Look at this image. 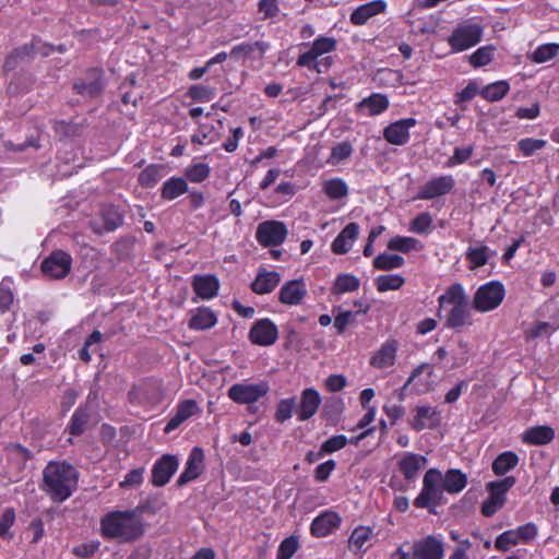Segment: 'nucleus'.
<instances>
[{
	"instance_id": "nucleus-1",
	"label": "nucleus",
	"mask_w": 559,
	"mask_h": 559,
	"mask_svg": "<svg viewBox=\"0 0 559 559\" xmlns=\"http://www.w3.org/2000/svg\"><path fill=\"white\" fill-rule=\"evenodd\" d=\"M78 471L68 463L49 462L43 472L41 489L53 502H63L76 489Z\"/></svg>"
},
{
	"instance_id": "nucleus-2",
	"label": "nucleus",
	"mask_w": 559,
	"mask_h": 559,
	"mask_svg": "<svg viewBox=\"0 0 559 559\" xmlns=\"http://www.w3.org/2000/svg\"><path fill=\"white\" fill-rule=\"evenodd\" d=\"M102 533L105 537L132 543L144 534V523L138 510L114 511L102 519Z\"/></svg>"
},
{
	"instance_id": "nucleus-3",
	"label": "nucleus",
	"mask_w": 559,
	"mask_h": 559,
	"mask_svg": "<svg viewBox=\"0 0 559 559\" xmlns=\"http://www.w3.org/2000/svg\"><path fill=\"white\" fill-rule=\"evenodd\" d=\"M439 310L444 305H452V309L445 318V326L451 329H460L465 324H471V309L468 298L461 284L455 283L448 287L445 293L438 298ZM440 316V311H438Z\"/></svg>"
},
{
	"instance_id": "nucleus-4",
	"label": "nucleus",
	"mask_w": 559,
	"mask_h": 559,
	"mask_svg": "<svg viewBox=\"0 0 559 559\" xmlns=\"http://www.w3.org/2000/svg\"><path fill=\"white\" fill-rule=\"evenodd\" d=\"M442 473L437 468H429L423 479V489L415 498L416 508L427 509L431 514H438L436 508L447 503L442 487Z\"/></svg>"
},
{
	"instance_id": "nucleus-5",
	"label": "nucleus",
	"mask_w": 559,
	"mask_h": 559,
	"mask_svg": "<svg viewBox=\"0 0 559 559\" xmlns=\"http://www.w3.org/2000/svg\"><path fill=\"white\" fill-rule=\"evenodd\" d=\"M443 544L435 536H427L413 545L404 544L392 555V559H442Z\"/></svg>"
},
{
	"instance_id": "nucleus-6",
	"label": "nucleus",
	"mask_w": 559,
	"mask_h": 559,
	"mask_svg": "<svg viewBox=\"0 0 559 559\" xmlns=\"http://www.w3.org/2000/svg\"><path fill=\"white\" fill-rule=\"evenodd\" d=\"M106 85L105 71L102 68L93 67L73 82V91L84 98L94 99L103 95Z\"/></svg>"
},
{
	"instance_id": "nucleus-7",
	"label": "nucleus",
	"mask_w": 559,
	"mask_h": 559,
	"mask_svg": "<svg viewBox=\"0 0 559 559\" xmlns=\"http://www.w3.org/2000/svg\"><path fill=\"white\" fill-rule=\"evenodd\" d=\"M484 26L479 23L465 21L460 23L448 38V44L454 51H464L476 46L483 38Z\"/></svg>"
},
{
	"instance_id": "nucleus-8",
	"label": "nucleus",
	"mask_w": 559,
	"mask_h": 559,
	"mask_svg": "<svg viewBox=\"0 0 559 559\" xmlns=\"http://www.w3.org/2000/svg\"><path fill=\"white\" fill-rule=\"evenodd\" d=\"M124 213L116 205L104 204L99 209L98 216L90 221L92 231L98 236L112 233L123 225Z\"/></svg>"
},
{
	"instance_id": "nucleus-9",
	"label": "nucleus",
	"mask_w": 559,
	"mask_h": 559,
	"mask_svg": "<svg viewBox=\"0 0 559 559\" xmlns=\"http://www.w3.org/2000/svg\"><path fill=\"white\" fill-rule=\"evenodd\" d=\"M504 294V286L501 282H489L476 290L473 307L479 312L493 310L502 302Z\"/></svg>"
},
{
	"instance_id": "nucleus-10",
	"label": "nucleus",
	"mask_w": 559,
	"mask_h": 559,
	"mask_svg": "<svg viewBox=\"0 0 559 559\" xmlns=\"http://www.w3.org/2000/svg\"><path fill=\"white\" fill-rule=\"evenodd\" d=\"M71 265V255L63 250H56L44 259L40 269L46 277L61 280L70 273Z\"/></svg>"
},
{
	"instance_id": "nucleus-11",
	"label": "nucleus",
	"mask_w": 559,
	"mask_h": 559,
	"mask_svg": "<svg viewBox=\"0 0 559 559\" xmlns=\"http://www.w3.org/2000/svg\"><path fill=\"white\" fill-rule=\"evenodd\" d=\"M270 390L267 382L236 383L228 389V397L238 404H252Z\"/></svg>"
},
{
	"instance_id": "nucleus-12",
	"label": "nucleus",
	"mask_w": 559,
	"mask_h": 559,
	"mask_svg": "<svg viewBox=\"0 0 559 559\" xmlns=\"http://www.w3.org/2000/svg\"><path fill=\"white\" fill-rule=\"evenodd\" d=\"M287 233L283 222L265 221L258 225L255 238L263 247H276L285 241Z\"/></svg>"
},
{
	"instance_id": "nucleus-13",
	"label": "nucleus",
	"mask_w": 559,
	"mask_h": 559,
	"mask_svg": "<svg viewBox=\"0 0 559 559\" xmlns=\"http://www.w3.org/2000/svg\"><path fill=\"white\" fill-rule=\"evenodd\" d=\"M278 338V330L270 319H260L253 323L249 331V340L259 346L273 345Z\"/></svg>"
},
{
	"instance_id": "nucleus-14",
	"label": "nucleus",
	"mask_w": 559,
	"mask_h": 559,
	"mask_svg": "<svg viewBox=\"0 0 559 559\" xmlns=\"http://www.w3.org/2000/svg\"><path fill=\"white\" fill-rule=\"evenodd\" d=\"M179 466L177 456L171 454L162 455L153 465L151 481L155 487L165 486Z\"/></svg>"
},
{
	"instance_id": "nucleus-15",
	"label": "nucleus",
	"mask_w": 559,
	"mask_h": 559,
	"mask_svg": "<svg viewBox=\"0 0 559 559\" xmlns=\"http://www.w3.org/2000/svg\"><path fill=\"white\" fill-rule=\"evenodd\" d=\"M204 471V452L200 447H194L188 457L186 468L176 481V486L182 487L198 478Z\"/></svg>"
},
{
	"instance_id": "nucleus-16",
	"label": "nucleus",
	"mask_w": 559,
	"mask_h": 559,
	"mask_svg": "<svg viewBox=\"0 0 559 559\" xmlns=\"http://www.w3.org/2000/svg\"><path fill=\"white\" fill-rule=\"evenodd\" d=\"M416 119L405 118L390 123L383 130V138L394 145H404L409 140V129L416 124Z\"/></svg>"
},
{
	"instance_id": "nucleus-17",
	"label": "nucleus",
	"mask_w": 559,
	"mask_h": 559,
	"mask_svg": "<svg viewBox=\"0 0 559 559\" xmlns=\"http://www.w3.org/2000/svg\"><path fill=\"white\" fill-rule=\"evenodd\" d=\"M455 181L451 175L440 176L428 180L420 189L418 198L431 200L449 193L454 188Z\"/></svg>"
},
{
	"instance_id": "nucleus-18",
	"label": "nucleus",
	"mask_w": 559,
	"mask_h": 559,
	"mask_svg": "<svg viewBox=\"0 0 559 559\" xmlns=\"http://www.w3.org/2000/svg\"><path fill=\"white\" fill-rule=\"evenodd\" d=\"M341 525V516L334 511H324L313 519L310 531L316 537H325Z\"/></svg>"
},
{
	"instance_id": "nucleus-19",
	"label": "nucleus",
	"mask_w": 559,
	"mask_h": 559,
	"mask_svg": "<svg viewBox=\"0 0 559 559\" xmlns=\"http://www.w3.org/2000/svg\"><path fill=\"white\" fill-rule=\"evenodd\" d=\"M320 404L321 397L319 392L312 388L305 389L296 409L298 419L304 421L311 418L317 413Z\"/></svg>"
},
{
	"instance_id": "nucleus-20",
	"label": "nucleus",
	"mask_w": 559,
	"mask_h": 559,
	"mask_svg": "<svg viewBox=\"0 0 559 559\" xmlns=\"http://www.w3.org/2000/svg\"><path fill=\"white\" fill-rule=\"evenodd\" d=\"M359 234V225L357 223L347 224L343 230L336 236L331 245V249L335 254H345L347 253L354 240L357 238Z\"/></svg>"
},
{
	"instance_id": "nucleus-21",
	"label": "nucleus",
	"mask_w": 559,
	"mask_h": 559,
	"mask_svg": "<svg viewBox=\"0 0 559 559\" xmlns=\"http://www.w3.org/2000/svg\"><path fill=\"white\" fill-rule=\"evenodd\" d=\"M307 294L302 281L294 280L284 284L280 290L278 299L285 305H299Z\"/></svg>"
},
{
	"instance_id": "nucleus-22",
	"label": "nucleus",
	"mask_w": 559,
	"mask_h": 559,
	"mask_svg": "<svg viewBox=\"0 0 559 559\" xmlns=\"http://www.w3.org/2000/svg\"><path fill=\"white\" fill-rule=\"evenodd\" d=\"M192 287L198 297L212 299L218 293L219 282L215 275H195L192 280Z\"/></svg>"
},
{
	"instance_id": "nucleus-23",
	"label": "nucleus",
	"mask_w": 559,
	"mask_h": 559,
	"mask_svg": "<svg viewBox=\"0 0 559 559\" xmlns=\"http://www.w3.org/2000/svg\"><path fill=\"white\" fill-rule=\"evenodd\" d=\"M386 3L383 0H374L356 8L350 14L354 25H364L370 17L384 12Z\"/></svg>"
},
{
	"instance_id": "nucleus-24",
	"label": "nucleus",
	"mask_w": 559,
	"mask_h": 559,
	"mask_svg": "<svg viewBox=\"0 0 559 559\" xmlns=\"http://www.w3.org/2000/svg\"><path fill=\"white\" fill-rule=\"evenodd\" d=\"M427 459L423 455L415 453H406L399 462V469L403 474L404 478L408 481H413L418 472L425 467Z\"/></svg>"
},
{
	"instance_id": "nucleus-25",
	"label": "nucleus",
	"mask_w": 559,
	"mask_h": 559,
	"mask_svg": "<svg viewBox=\"0 0 559 559\" xmlns=\"http://www.w3.org/2000/svg\"><path fill=\"white\" fill-rule=\"evenodd\" d=\"M35 55L36 45L34 43L17 47L5 58L3 69L4 71H13L19 64L31 61Z\"/></svg>"
},
{
	"instance_id": "nucleus-26",
	"label": "nucleus",
	"mask_w": 559,
	"mask_h": 559,
	"mask_svg": "<svg viewBox=\"0 0 559 559\" xmlns=\"http://www.w3.org/2000/svg\"><path fill=\"white\" fill-rule=\"evenodd\" d=\"M281 281L280 273L275 271L261 270L255 280L251 283V289L259 295L271 293Z\"/></svg>"
},
{
	"instance_id": "nucleus-27",
	"label": "nucleus",
	"mask_w": 559,
	"mask_h": 559,
	"mask_svg": "<svg viewBox=\"0 0 559 559\" xmlns=\"http://www.w3.org/2000/svg\"><path fill=\"white\" fill-rule=\"evenodd\" d=\"M439 424V413L430 406H417L416 415L411 426L416 431L433 428Z\"/></svg>"
},
{
	"instance_id": "nucleus-28",
	"label": "nucleus",
	"mask_w": 559,
	"mask_h": 559,
	"mask_svg": "<svg viewBox=\"0 0 559 559\" xmlns=\"http://www.w3.org/2000/svg\"><path fill=\"white\" fill-rule=\"evenodd\" d=\"M555 438V430L550 426H535L525 430L523 441L534 445H545Z\"/></svg>"
},
{
	"instance_id": "nucleus-29",
	"label": "nucleus",
	"mask_w": 559,
	"mask_h": 559,
	"mask_svg": "<svg viewBox=\"0 0 559 559\" xmlns=\"http://www.w3.org/2000/svg\"><path fill=\"white\" fill-rule=\"evenodd\" d=\"M91 420V408L87 404L79 406L73 413L67 430L72 436H81Z\"/></svg>"
},
{
	"instance_id": "nucleus-30",
	"label": "nucleus",
	"mask_w": 559,
	"mask_h": 559,
	"mask_svg": "<svg viewBox=\"0 0 559 559\" xmlns=\"http://www.w3.org/2000/svg\"><path fill=\"white\" fill-rule=\"evenodd\" d=\"M441 484L444 491L449 493H459L466 487L467 477L461 469L451 468L442 475Z\"/></svg>"
},
{
	"instance_id": "nucleus-31",
	"label": "nucleus",
	"mask_w": 559,
	"mask_h": 559,
	"mask_svg": "<svg viewBox=\"0 0 559 559\" xmlns=\"http://www.w3.org/2000/svg\"><path fill=\"white\" fill-rule=\"evenodd\" d=\"M357 107L360 111L366 109L368 116H376L388 109L389 99L384 94L373 93L358 103Z\"/></svg>"
},
{
	"instance_id": "nucleus-32",
	"label": "nucleus",
	"mask_w": 559,
	"mask_h": 559,
	"mask_svg": "<svg viewBox=\"0 0 559 559\" xmlns=\"http://www.w3.org/2000/svg\"><path fill=\"white\" fill-rule=\"evenodd\" d=\"M216 321V316L211 309L201 307L191 311L188 325L192 330H206L214 326Z\"/></svg>"
},
{
	"instance_id": "nucleus-33",
	"label": "nucleus",
	"mask_w": 559,
	"mask_h": 559,
	"mask_svg": "<svg viewBox=\"0 0 559 559\" xmlns=\"http://www.w3.org/2000/svg\"><path fill=\"white\" fill-rule=\"evenodd\" d=\"M396 343L386 342L381 348L371 357L370 365L376 368H385L392 366L395 361Z\"/></svg>"
},
{
	"instance_id": "nucleus-34",
	"label": "nucleus",
	"mask_w": 559,
	"mask_h": 559,
	"mask_svg": "<svg viewBox=\"0 0 559 559\" xmlns=\"http://www.w3.org/2000/svg\"><path fill=\"white\" fill-rule=\"evenodd\" d=\"M496 251H491L487 246L469 247L465 253L466 260L469 262V270H476L487 264L490 257L495 255Z\"/></svg>"
},
{
	"instance_id": "nucleus-35",
	"label": "nucleus",
	"mask_w": 559,
	"mask_h": 559,
	"mask_svg": "<svg viewBox=\"0 0 559 559\" xmlns=\"http://www.w3.org/2000/svg\"><path fill=\"white\" fill-rule=\"evenodd\" d=\"M188 191L185 178L171 177L163 183L160 197L164 200H174Z\"/></svg>"
},
{
	"instance_id": "nucleus-36",
	"label": "nucleus",
	"mask_w": 559,
	"mask_h": 559,
	"mask_svg": "<svg viewBox=\"0 0 559 559\" xmlns=\"http://www.w3.org/2000/svg\"><path fill=\"white\" fill-rule=\"evenodd\" d=\"M360 281L353 274L342 273L338 274L331 288L332 294L342 295L348 292H355L359 288Z\"/></svg>"
},
{
	"instance_id": "nucleus-37",
	"label": "nucleus",
	"mask_w": 559,
	"mask_h": 559,
	"mask_svg": "<svg viewBox=\"0 0 559 559\" xmlns=\"http://www.w3.org/2000/svg\"><path fill=\"white\" fill-rule=\"evenodd\" d=\"M519 463V456L512 451H506L499 454L492 462V471L501 476L513 469Z\"/></svg>"
},
{
	"instance_id": "nucleus-38",
	"label": "nucleus",
	"mask_w": 559,
	"mask_h": 559,
	"mask_svg": "<svg viewBox=\"0 0 559 559\" xmlns=\"http://www.w3.org/2000/svg\"><path fill=\"white\" fill-rule=\"evenodd\" d=\"M165 166L152 164L139 175V183L145 188H153L164 177Z\"/></svg>"
},
{
	"instance_id": "nucleus-39",
	"label": "nucleus",
	"mask_w": 559,
	"mask_h": 559,
	"mask_svg": "<svg viewBox=\"0 0 559 559\" xmlns=\"http://www.w3.org/2000/svg\"><path fill=\"white\" fill-rule=\"evenodd\" d=\"M510 90L507 81H498L483 87L479 94L489 102H498L502 99Z\"/></svg>"
},
{
	"instance_id": "nucleus-40",
	"label": "nucleus",
	"mask_w": 559,
	"mask_h": 559,
	"mask_svg": "<svg viewBox=\"0 0 559 559\" xmlns=\"http://www.w3.org/2000/svg\"><path fill=\"white\" fill-rule=\"evenodd\" d=\"M404 263L405 260L403 257L390 253H381L377 255L372 261L373 267L381 271L397 269L401 267Z\"/></svg>"
},
{
	"instance_id": "nucleus-41",
	"label": "nucleus",
	"mask_w": 559,
	"mask_h": 559,
	"mask_svg": "<svg viewBox=\"0 0 559 559\" xmlns=\"http://www.w3.org/2000/svg\"><path fill=\"white\" fill-rule=\"evenodd\" d=\"M496 48L492 45L479 47L475 52L468 57L471 66L480 68L489 64L493 59Z\"/></svg>"
},
{
	"instance_id": "nucleus-42",
	"label": "nucleus",
	"mask_w": 559,
	"mask_h": 559,
	"mask_svg": "<svg viewBox=\"0 0 559 559\" xmlns=\"http://www.w3.org/2000/svg\"><path fill=\"white\" fill-rule=\"evenodd\" d=\"M323 190L325 194L333 200L342 199L348 194V187L346 182L340 178L325 181Z\"/></svg>"
},
{
	"instance_id": "nucleus-43",
	"label": "nucleus",
	"mask_w": 559,
	"mask_h": 559,
	"mask_svg": "<svg viewBox=\"0 0 559 559\" xmlns=\"http://www.w3.org/2000/svg\"><path fill=\"white\" fill-rule=\"evenodd\" d=\"M404 283V277L399 274L380 275L376 278L377 289L381 293L400 289Z\"/></svg>"
},
{
	"instance_id": "nucleus-44",
	"label": "nucleus",
	"mask_w": 559,
	"mask_h": 559,
	"mask_svg": "<svg viewBox=\"0 0 559 559\" xmlns=\"http://www.w3.org/2000/svg\"><path fill=\"white\" fill-rule=\"evenodd\" d=\"M516 479L514 476H507L503 479L490 481L487 484L489 493L500 499H506V493L515 485Z\"/></svg>"
},
{
	"instance_id": "nucleus-45",
	"label": "nucleus",
	"mask_w": 559,
	"mask_h": 559,
	"mask_svg": "<svg viewBox=\"0 0 559 559\" xmlns=\"http://www.w3.org/2000/svg\"><path fill=\"white\" fill-rule=\"evenodd\" d=\"M370 309V305H365L364 309H358L357 311H341L338 314L334 317V328L336 329L338 334H342L346 326L350 324L355 317L359 313H367Z\"/></svg>"
},
{
	"instance_id": "nucleus-46",
	"label": "nucleus",
	"mask_w": 559,
	"mask_h": 559,
	"mask_svg": "<svg viewBox=\"0 0 559 559\" xmlns=\"http://www.w3.org/2000/svg\"><path fill=\"white\" fill-rule=\"evenodd\" d=\"M559 53V44H544L535 49L532 53V61L543 63L555 58Z\"/></svg>"
},
{
	"instance_id": "nucleus-47",
	"label": "nucleus",
	"mask_w": 559,
	"mask_h": 559,
	"mask_svg": "<svg viewBox=\"0 0 559 559\" xmlns=\"http://www.w3.org/2000/svg\"><path fill=\"white\" fill-rule=\"evenodd\" d=\"M418 243L419 241L415 238L396 236L390 239L388 248L390 250L407 253L412 250H417Z\"/></svg>"
},
{
	"instance_id": "nucleus-48",
	"label": "nucleus",
	"mask_w": 559,
	"mask_h": 559,
	"mask_svg": "<svg viewBox=\"0 0 559 559\" xmlns=\"http://www.w3.org/2000/svg\"><path fill=\"white\" fill-rule=\"evenodd\" d=\"M299 547L298 538L294 535L285 538L278 546L276 559H290Z\"/></svg>"
},
{
	"instance_id": "nucleus-49",
	"label": "nucleus",
	"mask_w": 559,
	"mask_h": 559,
	"mask_svg": "<svg viewBox=\"0 0 559 559\" xmlns=\"http://www.w3.org/2000/svg\"><path fill=\"white\" fill-rule=\"evenodd\" d=\"M210 175V167L207 164L199 163L186 169L185 176L192 182H202Z\"/></svg>"
},
{
	"instance_id": "nucleus-50",
	"label": "nucleus",
	"mask_w": 559,
	"mask_h": 559,
	"mask_svg": "<svg viewBox=\"0 0 559 559\" xmlns=\"http://www.w3.org/2000/svg\"><path fill=\"white\" fill-rule=\"evenodd\" d=\"M15 521V511L13 508H8L4 510L0 518V536L3 539H11L13 534L10 532L11 526Z\"/></svg>"
},
{
	"instance_id": "nucleus-51",
	"label": "nucleus",
	"mask_w": 559,
	"mask_h": 559,
	"mask_svg": "<svg viewBox=\"0 0 559 559\" xmlns=\"http://www.w3.org/2000/svg\"><path fill=\"white\" fill-rule=\"evenodd\" d=\"M335 48H336V40L334 38L321 36L313 41L310 49L318 58L319 56H321L323 53L331 52V51L335 50Z\"/></svg>"
},
{
	"instance_id": "nucleus-52",
	"label": "nucleus",
	"mask_w": 559,
	"mask_h": 559,
	"mask_svg": "<svg viewBox=\"0 0 559 559\" xmlns=\"http://www.w3.org/2000/svg\"><path fill=\"white\" fill-rule=\"evenodd\" d=\"M295 407L296 403L294 397L281 400L275 412L276 421L284 423L285 420L289 419Z\"/></svg>"
},
{
	"instance_id": "nucleus-53",
	"label": "nucleus",
	"mask_w": 559,
	"mask_h": 559,
	"mask_svg": "<svg viewBox=\"0 0 559 559\" xmlns=\"http://www.w3.org/2000/svg\"><path fill=\"white\" fill-rule=\"evenodd\" d=\"M424 371H427L428 376L430 377L432 374V369L430 368L429 364H421L419 366H417L411 373V376L408 377L407 381L405 382V384L400 389L399 393H397V396H399V400L402 402L405 400V396H406V391L408 389V386L412 384V382L417 378L419 377Z\"/></svg>"
},
{
	"instance_id": "nucleus-54",
	"label": "nucleus",
	"mask_w": 559,
	"mask_h": 559,
	"mask_svg": "<svg viewBox=\"0 0 559 559\" xmlns=\"http://www.w3.org/2000/svg\"><path fill=\"white\" fill-rule=\"evenodd\" d=\"M353 153V146L349 142L344 141L336 144L331 152L330 160L334 164L348 158Z\"/></svg>"
},
{
	"instance_id": "nucleus-55",
	"label": "nucleus",
	"mask_w": 559,
	"mask_h": 559,
	"mask_svg": "<svg viewBox=\"0 0 559 559\" xmlns=\"http://www.w3.org/2000/svg\"><path fill=\"white\" fill-rule=\"evenodd\" d=\"M189 96L197 102H209L214 98L213 88L204 85H192L188 92Z\"/></svg>"
},
{
	"instance_id": "nucleus-56",
	"label": "nucleus",
	"mask_w": 559,
	"mask_h": 559,
	"mask_svg": "<svg viewBox=\"0 0 559 559\" xmlns=\"http://www.w3.org/2000/svg\"><path fill=\"white\" fill-rule=\"evenodd\" d=\"M545 145H546V141L539 140V139H531V138L522 139L518 143L519 150L525 156L533 155L536 151L543 148Z\"/></svg>"
},
{
	"instance_id": "nucleus-57",
	"label": "nucleus",
	"mask_w": 559,
	"mask_h": 559,
	"mask_svg": "<svg viewBox=\"0 0 559 559\" xmlns=\"http://www.w3.org/2000/svg\"><path fill=\"white\" fill-rule=\"evenodd\" d=\"M218 138L217 133H214L213 126L201 124L198 132L192 135L191 142L194 144H203L205 140L214 142Z\"/></svg>"
},
{
	"instance_id": "nucleus-58",
	"label": "nucleus",
	"mask_w": 559,
	"mask_h": 559,
	"mask_svg": "<svg viewBox=\"0 0 559 559\" xmlns=\"http://www.w3.org/2000/svg\"><path fill=\"white\" fill-rule=\"evenodd\" d=\"M519 537L515 530H509L500 534L496 539V548L502 551L509 549L510 546L516 545Z\"/></svg>"
},
{
	"instance_id": "nucleus-59",
	"label": "nucleus",
	"mask_w": 559,
	"mask_h": 559,
	"mask_svg": "<svg viewBox=\"0 0 559 559\" xmlns=\"http://www.w3.org/2000/svg\"><path fill=\"white\" fill-rule=\"evenodd\" d=\"M432 223L431 215L428 212L418 214L411 222V230L417 234L426 233Z\"/></svg>"
},
{
	"instance_id": "nucleus-60",
	"label": "nucleus",
	"mask_w": 559,
	"mask_h": 559,
	"mask_svg": "<svg viewBox=\"0 0 559 559\" xmlns=\"http://www.w3.org/2000/svg\"><path fill=\"white\" fill-rule=\"evenodd\" d=\"M371 530L366 526L355 528L349 537V544L357 549H361L365 543L370 538Z\"/></svg>"
},
{
	"instance_id": "nucleus-61",
	"label": "nucleus",
	"mask_w": 559,
	"mask_h": 559,
	"mask_svg": "<svg viewBox=\"0 0 559 559\" xmlns=\"http://www.w3.org/2000/svg\"><path fill=\"white\" fill-rule=\"evenodd\" d=\"M506 503V499H500L490 493L489 498L481 504V513L484 516H492Z\"/></svg>"
},
{
	"instance_id": "nucleus-62",
	"label": "nucleus",
	"mask_w": 559,
	"mask_h": 559,
	"mask_svg": "<svg viewBox=\"0 0 559 559\" xmlns=\"http://www.w3.org/2000/svg\"><path fill=\"white\" fill-rule=\"evenodd\" d=\"M348 443V439L343 435H337L325 440L321 447L322 451L326 453H333L343 449Z\"/></svg>"
},
{
	"instance_id": "nucleus-63",
	"label": "nucleus",
	"mask_w": 559,
	"mask_h": 559,
	"mask_svg": "<svg viewBox=\"0 0 559 559\" xmlns=\"http://www.w3.org/2000/svg\"><path fill=\"white\" fill-rule=\"evenodd\" d=\"M473 151H474V147L472 145L466 146V147H455L454 153L448 159L447 165L454 166V165L465 163L472 156Z\"/></svg>"
},
{
	"instance_id": "nucleus-64",
	"label": "nucleus",
	"mask_w": 559,
	"mask_h": 559,
	"mask_svg": "<svg viewBox=\"0 0 559 559\" xmlns=\"http://www.w3.org/2000/svg\"><path fill=\"white\" fill-rule=\"evenodd\" d=\"M335 467L336 463L334 460H328L326 462L319 464L314 469V479L320 483L326 481Z\"/></svg>"
}]
</instances>
